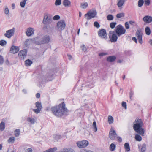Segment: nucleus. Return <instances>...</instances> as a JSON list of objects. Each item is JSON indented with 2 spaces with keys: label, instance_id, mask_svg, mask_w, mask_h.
<instances>
[{
  "label": "nucleus",
  "instance_id": "2f4dec72",
  "mask_svg": "<svg viewBox=\"0 0 152 152\" xmlns=\"http://www.w3.org/2000/svg\"><path fill=\"white\" fill-rule=\"evenodd\" d=\"M27 1V0H23L21 2H20V6L21 7H24L25 5L26 2Z\"/></svg>",
  "mask_w": 152,
  "mask_h": 152
},
{
  "label": "nucleus",
  "instance_id": "1a4fd4ad",
  "mask_svg": "<svg viewBox=\"0 0 152 152\" xmlns=\"http://www.w3.org/2000/svg\"><path fill=\"white\" fill-rule=\"evenodd\" d=\"M15 30V28H13L12 29L7 31L6 33L4 34V36L8 38H10L14 35Z\"/></svg>",
  "mask_w": 152,
  "mask_h": 152
},
{
  "label": "nucleus",
  "instance_id": "b1692460",
  "mask_svg": "<svg viewBox=\"0 0 152 152\" xmlns=\"http://www.w3.org/2000/svg\"><path fill=\"white\" fill-rule=\"evenodd\" d=\"M5 128V123L4 122L2 121L0 123V130L1 131H3L4 130Z\"/></svg>",
  "mask_w": 152,
  "mask_h": 152
},
{
  "label": "nucleus",
  "instance_id": "72a5a7b5",
  "mask_svg": "<svg viewBox=\"0 0 152 152\" xmlns=\"http://www.w3.org/2000/svg\"><path fill=\"white\" fill-rule=\"evenodd\" d=\"M135 138L136 140L137 141H140L142 140L141 137L138 134H136Z\"/></svg>",
  "mask_w": 152,
  "mask_h": 152
},
{
  "label": "nucleus",
  "instance_id": "e2e57ef3",
  "mask_svg": "<svg viewBox=\"0 0 152 152\" xmlns=\"http://www.w3.org/2000/svg\"><path fill=\"white\" fill-rule=\"evenodd\" d=\"M32 150L31 148H30L27 150V151L26 152H32Z\"/></svg>",
  "mask_w": 152,
  "mask_h": 152
},
{
  "label": "nucleus",
  "instance_id": "f257e3e1",
  "mask_svg": "<svg viewBox=\"0 0 152 152\" xmlns=\"http://www.w3.org/2000/svg\"><path fill=\"white\" fill-rule=\"evenodd\" d=\"M51 110L53 114L57 117H60L63 115H67L68 110L65 107V104L64 102L60 105L52 107Z\"/></svg>",
  "mask_w": 152,
  "mask_h": 152
},
{
  "label": "nucleus",
  "instance_id": "f03ea898",
  "mask_svg": "<svg viewBox=\"0 0 152 152\" xmlns=\"http://www.w3.org/2000/svg\"><path fill=\"white\" fill-rule=\"evenodd\" d=\"M133 123V127L135 131L139 134L144 136V130L142 128L143 124L141 120L137 118Z\"/></svg>",
  "mask_w": 152,
  "mask_h": 152
},
{
  "label": "nucleus",
  "instance_id": "e433bc0d",
  "mask_svg": "<svg viewBox=\"0 0 152 152\" xmlns=\"http://www.w3.org/2000/svg\"><path fill=\"white\" fill-rule=\"evenodd\" d=\"M125 16V14L124 13H120L116 15V17L118 18H120L122 17H124Z\"/></svg>",
  "mask_w": 152,
  "mask_h": 152
},
{
  "label": "nucleus",
  "instance_id": "4468645a",
  "mask_svg": "<svg viewBox=\"0 0 152 152\" xmlns=\"http://www.w3.org/2000/svg\"><path fill=\"white\" fill-rule=\"evenodd\" d=\"M136 35L137 37V39L141 44L142 43V33L140 30H137L136 33Z\"/></svg>",
  "mask_w": 152,
  "mask_h": 152
},
{
  "label": "nucleus",
  "instance_id": "8fccbe9b",
  "mask_svg": "<svg viewBox=\"0 0 152 152\" xmlns=\"http://www.w3.org/2000/svg\"><path fill=\"white\" fill-rule=\"evenodd\" d=\"M60 18V17L59 15H56L54 16L53 18V19L54 20H56L59 19Z\"/></svg>",
  "mask_w": 152,
  "mask_h": 152
},
{
  "label": "nucleus",
  "instance_id": "aec40b11",
  "mask_svg": "<svg viewBox=\"0 0 152 152\" xmlns=\"http://www.w3.org/2000/svg\"><path fill=\"white\" fill-rule=\"evenodd\" d=\"M116 59V58L115 56H110L107 57V61L108 62H112L114 61Z\"/></svg>",
  "mask_w": 152,
  "mask_h": 152
},
{
  "label": "nucleus",
  "instance_id": "7c9ffc66",
  "mask_svg": "<svg viewBox=\"0 0 152 152\" xmlns=\"http://www.w3.org/2000/svg\"><path fill=\"white\" fill-rule=\"evenodd\" d=\"M61 138V136L60 135H55L54 136V139L55 141H58Z\"/></svg>",
  "mask_w": 152,
  "mask_h": 152
},
{
  "label": "nucleus",
  "instance_id": "052dcab7",
  "mask_svg": "<svg viewBox=\"0 0 152 152\" xmlns=\"http://www.w3.org/2000/svg\"><path fill=\"white\" fill-rule=\"evenodd\" d=\"M134 22L132 21H129V23L131 25H134Z\"/></svg>",
  "mask_w": 152,
  "mask_h": 152
},
{
  "label": "nucleus",
  "instance_id": "5701e85b",
  "mask_svg": "<svg viewBox=\"0 0 152 152\" xmlns=\"http://www.w3.org/2000/svg\"><path fill=\"white\" fill-rule=\"evenodd\" d=\"M53 74L48 73L46 75V78L45 80L47 81H51L52 80L51 77L52 76Z\"/></svg>",
  "mask_w": 152,
  "mask_h": 152
},
{
  "label": "nucleus",
  "instance_id": "20e7f679",
  "mask_svg": "<svg viewBox=\"0 0 152 152\" xmlns=\"http://www.w3.org/2000/svg\"><path fill=\"white\" fill-rule=\"evenodd\" d=\"M114 31L119 37L125 33L126 30L121 25H119L115 27Z\"/></svg>",
  "mask_w": 152,
  "mask_h": 152
},
{
  "label": "nucleus",
  "instance_id": "6e6d98bb",
  "mask_svg": "<svg viewBox=\"0 0 152 152\" xmlns=\"http://www.w3.org/2000/svg\"><path fill=\"white\" fill-rule=\"evenodd\" d=\"M116 138L118 139V140L119 142H121L122 141V138L120 137H118L117 136Z\"/></svg>",
  "mask_w": 152,
  "mask_h": 152
},
{
  "label": "nucleus",
  "instance_id": "423d86ee",
  "mask_svg": "<svg viewBox=\"0 0 152 152\" xmlns=\"http://www.w3.org/2000/svg\"><path fill=\"white\" fill-rule=\"evenodd\" d=\"M52 21L53 20L52 18L50 15L47 13L45 14L42 21V23L44 24L45 25L49 24L52 22Z\"/></svg>",
  "mask_w": 152,
  "mask_h": 152
},
{
  "label": "nucleus",
  "instance_id": "13d9d810",
  "mask_svg": "<svg viewBox=\"0 0 152 152\" xmlns=\"http://www.w3.org/2000/svg\"><path fill=\"white\" fill-rule=\"evenodd\" d=\"M36 97L37 98H39L40 97V94L39 93H37L36 94Z\"/></svg>",
  "mask_w": 152,
  "mask_h": 152
},
{
  "label": "nucleus",
  "instance_id": "2eb2a0df",
  "mask_svg": "<svg viewBox=\"0 0 152 152\" xmlns=\"http://www.w3.org/2000/svg\"><path fill=\"white\" fill-rule=\"evenodd\" d=\"M19 49L18 47L12 45L10 49V52L12 53H16L19 51Z\"/></svg>",
  "mask_w": 152,
  "mask_h": 152
},
{
  "label": "nucleus",
  "instance_id": "39448f33",
  "mask_svg": "<svg viewBox=\"0 0 152 152\" xmlns=\"http://www.w3.org/2000/svg\"><path fill=\"white\" fill-rule=\"evenodd\" d=\"M109 36L110 40L112 42H115L117 41L118 36L115 31H110Z\"/></svg>",
  "mask_w": 152,
  "mask_h": 152
},
{
  "label": "nucleus",
  "instance_id": "09e8293b",
  "mask_svg": "<svg viewBox=\"0 0 152 152\" xmlns=\"http://www.w3.org/2000/svg\"><path fill=\"white\" fill-rule=\"evenodd\" d=\"M145 5L149 6L150 4V0H144Z\"/></svg>",
  "mask_w": 152,
  "mask_h": 152
},
{
  "label": "nucleus",
  "instance_id": "7ed1b4c3",
  "mask_svg": "<svg viewBox=\"0 0 152 152\" xmlns=\"http://www.w3.org/2000/svg\"><path fill=\"white\" fill-rule=\"evenodd\" d=\"M50 40V37L48 35H45L40 38L37 37L34 39V42L37 45H40L48 43Z\"/></svg>",
  "mask_w": 152,
  "mask_h": 152
},
{
  "label": "nucleus",
  "instance_id": "473e14b6",
  "mask_svg": "<svg viewBox=\"0 0 152 152\" xmlns=\"http://www.w3.org/2000/svg\"><path fill=\"white\" fill-rule=\"evenodd\" d=\"M115 145L113 143L111 144L110 146V150L112 151H114L115 149Z\"/></svg>",
  "mask_w": 152,
  "mask_h": 152
},
{
  "label": "nucleus",
  "instance_id": "37998d69",
  "mask_svg": "<svg viewBox=\"0 0 152 152\" xmlns=\"http://www.w3.org/2000/svg\"><path fill=\"white\" fill-rule=\"evenodd\" d=\"M61 3V0H56L55 4L56 6L59 5Z\"/></svg>",
  "mask_w": 152,
  "mask_h": 152
},
{
  "label": "nucleus",
  "instance_id": "6ab92c4d",
  "mask_svg": "<svg viewBox=\"0 0 152 152\" xmlns=\"http://www.w3.org/2000/svg\"><path fill=\"white\" fill-rule=\"evenodd\" d=\"M34 30L33 28H30L28 29L26 34L28 36H30L34 33Z\"/></svg>",
  "mask_w": 152,
  "mask_h": 152
},
{
  "label": "nucleus",
  "instance_id": "a211bd4d",
  "mask_svg": "<svg viewBox=\"0 0 152 152\" xmlns=\"http://www.w3.org/2000/svg\"><path fill=\"white\" fill-rule=\"evenodd\" d=\"M27 52L26 50L24 49L19 52L18 54V56L21 58H22V56H23V58H24V57H26V56Z\"/></svg>",
  "mask_w": 152,
  "mask_h": 152
},
{
  "label": "nucleus",
  "instance_id": "774afa93",
  "mask_svg": "<svg viewBox=\"0 0 152 152\" xmlns=\"http://www.w3.org/2000/svg\"><path fill=\"white\" fill-rule=\"evenodd\" d=\"M149 43L152 45V40H150L149 41Z\"/></svg>",
  "mask_w": 152,
  "mask_h": 152
},
{
  "label": "nucleus",
  "instance_id": "f3484780",
  "mask_svg": "<svg viewBox=\"0 0 152 152\" xmlns=\"http://www.w3.org/2000/svg\"><path fill=\"white\" fill-rule=\"evenodd\" d=\"M127 0H117L118 3L117 5L120 9H121L122 8V6L124 4L125 1Z\"/></svg>",
  "mask_w": 152,
  "mask_h": 152
},
{
  "label": "nucleus",
  "instance_id": "412c9836",
  "mask_svg": "<svg viewBox=\"0 0 152 152\" xmlns=\"http://www.w3.org/2000/svg\"><path fill=\"white\" fill-rule=\"evenodd\" d=\"M61 152H75L72 149L69 148H63V151Z\"/></svg>",
  "mask_w": 152,
  "mask_h": 152
},
{
  "label": "nucleus",
  "instance_id": "de8ad7c7",
  "mask_svg": "<svg viewBox=\"0 0 152 152\" xmlns=\"http://www.w3.org/2000/svg\"><path fill=\"white\" fill-rule=\"evenodd\" d=\"M94 26L97 28H99L100 26L99 24L97 21L95 22L94 23Z\"/></svg>",
  "mask_w": 152,
  "mask_h": 152
},
{
  "label": "nucleus",
  "instance_id": "a878e982",
  "mask_svg": "<svg viewBox=\"0 0 152 152\" xmlns=\"http://www.w3.org/2000/svg\"><path fill=\"white\" fill-rule=\"evenodd\" d=\"M108 122L109 124L113 123L114 121L113 118L111 116L109 115L108 117Z\"/></svg>",
  "mask_w": 152,
  "mask_h": 152
},
{
  "label": "nucleus",
  "instance_id": "f8f14e48",
  "mask_svg": "<svg viewBox=\"0 0 152 152\" xmlns=\"http://www.w3.org/2000/svg\"><path fill=\"white\" fill-rule=\"evenodd\" d=\"M35 104L36 107L37 108L36 109H33V110L36 114H38L41 110L42 109V107L41 102L38 101L36 102Z\"/></svg>",
  "mask_w": 152,
  "mask_h": 152
},
{
  "label": "nucleus",
  "instance_id": "58836bf2",
  "mask_svg": "<svg viewBox=\"0 0 152 152\" xmlns=\"http://www.w3.org/2000/svg\"><path fill=\"white\" fill-rule=\"evenodd\" d=\"M107 18L108 20H112L114 19V17L113 15L110 14L108 15Z\"/></svg>",
  "mask_w": 152,
  "mask_h": 152
},
{
  "label": "nucleus",
  "instance_id": "3c124183",
  "mask_svg": "<svg viewBox=\"0 0 152 152\" xmlns=\"http://www.w3.org/2000/svg\"><path fill=\"white\" fill-rule=\"evenodd\" d=\"M122 106L125 109H127L126 104V102H123L122 103Z\"/></svg>",
  "mask_w": 152,
  "mask_h": 152
},
{
  "label": "nucleus",
  "instance_id": "dca6fc26",
  "mask_svg": "<svg viewBox=\"0 0 152 152\" xmlns=\"http://www.w3.org/2000/svg\"><path fill=\"white\" fill-rule=\"evenodd\" d=\"M143 20L145 23H150L152 21V17L147 15L143 17Z\"/></svg>",
  "mask_w": 152,
  "mask_h": 152
},
{
  "label": "nucleus",
  "instance_id": "49530a36",
  "mask_svg": "<svg viewBox=\"0 0 152 152\" xmlns=\"http://www.w3.org/2000/svg\"><path fill=\"white\" fill-rule=\"evenodd\" d=\"M4 13L6 15H7L9 13V10L7 6H5L4 7Z\"/></svg>",
  "mask_w": 152,
  "mask_h": 152
},
{
  "label": "nucleus",
  "instance_id": "bf43d9fd",
  "mask_svg": "<svg viewBox=\"0 0 152 152\" xmlns=\"http://www.w3.org/2000/svg\"><path fill=\"white\" fill-rule=\"evenodd\" d=\"M133 95V92L132 91H131L130 92V99H131Z\"/></svg>",
  "mask_w": 152,
  "mask_h": 152
},
{
  "label": "nucleus",
  "instance_id": "9b49d317",
  "mask_svg": "<svg viewBox=\"0 0 152 152\" xmlns=\"http://www.w3.org/2000/svg\"><path fill=\"white\" fill-rule=\"evenodd\" d=\"M117 136V134L115 131L112 127L110 129L109 134V136L111 140H114L116 139Z\"/></svg>",
  "mask_w": 152,
  "mask_h": 152
},
{
  "label": "nucleus",
  "instance_id": "680f3d73",
  "mask_svg": "<svg viewBox=\"0 0 152 152\" xmlns=\"http://www.w3.org/2000/svg\"><path fill=\"white\" fill-rule=\"evenodd\" d=\"M0 61L4 62V59L3 57L0 55Z\"/></svg>",
  "mask_w": 152,
  "mask_h": 152
},
{
  "label": "nucleus",
  "instance_id": "4be33fe9",
  "mask_svg": "<svg viewBox=\"0 0 152 152\" xmlns=\"http://www.w3.org/2000/svg\"><path fill=\"white\" fill-rule=\"evenodd\" d=\"M63 4L65 7H69L70 4L71 2L68 0H64Z\"/></svg>",
  "mask_w": 152,
  "mask_h": 152
},
{
  "label": "nucleus",
  "instance_id": "a19ab883",
  "mask_svg": "<svg viewBox=\"0 0 152 152\" xmlns=\"http://www.w3.org/2000/svg\"><path fill=\"white\" fill-rule=\"evenodd\" d=\"M144 3L143 0H139L138 2V5L139 7H140L142 6Z\"/></svg>",
  "mask_w": 152,
  "mask_h": 152
},
{
  "label": "nucleus",
  "instance_id": "cd10ccee",
  "mask_svg": "<svg viewBox=\"0 0 152 152\" xmlns=\"http://www.w3.org/2000/svg\"><path fill=\"white\" fill-rule=\"evenodd\" d=\"M124 147L126 149V151H129L130 150V147L129 144L128 142L125 143Z\"/></svg>",
  "mask_w": 152,
  "mask_h": 152
},
{
  "label": "nucleus",
  "instance_id": "bb28decb",
  "mask_svg": "<svg viewBox=\"0 0 152 152\" xmlns=\"http://www.w3.org/2000/svg\"><path fill=\"white\" fill-rule=\"evenodd\" d=\"M145 31L146 34L147 35H149L151 34V30L150 28L148 26H147L146 27L145 29Z\"/></svg>",
  "mask_w": 152,
  "mask_h": 152
},
{
  "label": "nucleus",
  "instance_id": "79ce46f5",
  "mask_svg": "<svg viewBox=\"0 0 152 152\" xmlns=\"http://www.w3.org/2000/svg\"><path fill=\"white\" fill-rule=\"evenodd\" d=\"M15 140V138L14 137H10L8 140V142L9 143H13Z\"/></svg>",
  "mask_w": 152,
  "mask_h": 152
},
{
  "label": "nucleus",
  "instance_id": "c9c22d12",
  "mask_svg": "<svg viewBox=\"0 0 152 152\" xmlns=\"http://www.w3.org/2000/svg\"><path fill=\"white\" fill-rule=\"evenodd\" d=\"M57 149V147H54L50 148L48 150V152H55Z\"/></svg>",
  "mask_w": 152,
  "mask_h": 152
},
{
  "label": "nucleus",
  "instance_id": "9d476101",
  "mask_svg": "<svg viewBox=\"0 0 152 152\" xmlns=\"http://www.w3.org/2000/svg\"><path fill=\"white\" fill-rule=\"evenodd\" d=\"M99 36L102 39H106L107 38V34L105 29H101L98 31Z\"/></svg>",
  "mask_w": 152,
  "mask_h": 152
},
{
  "label": "nucleus",
  "instance_id": "c756f323",
  "mask_svg": "<svg viewBox=\"0 0 152 152\" xmlns=\"http://www.w3.org/2000/svg\"><path fill=\"white\" fill-rule=\"evenodd\" d=\"M27 120L28 121L30 122L32 124H34L36 121V120L34 118H32L30 117H28Z\"/></svg>",
  "mask_w": 152,
  "mask_h": 152
},
{
  "label": "nucleus",
  "instance_id": "c85d7f7f",
  "mask_svg": "<svg viewBox=\"0 0 152 152\" xmlns=\"http://www.w3.org/2000/svg\"><path fill=\"white\" fill-rule=\"evenodd\" d=\"M25 63V65L27 66H30L32 63V61L29 59L26 60Z\"/></svg>",
  "mask_w": 152,
  "mask_h": 152
},
{
  "label": "nucleus",
  "instance_id": "69168bd1",
  "mask_svg": "<svg viewBox=\"0 0 152 152\" xmlns=\"http://www.w3.org/2000/svg\"><path fill=\"white\" fill-rule=\"evenodd\" d=\"M29 39H27L25 42V44L26 46H27L28 45V42L29 41Z\"/></svg>",
  "mask_w": 152,
  "mask_h": 152
},
{
  "label": "nucleus",
  "instance_id": "864d4df0",
  "mask_svg": "<svg viewBox=\"0 0 152 152\" xmlns=\"http://www.w3.org/2000/svg\"><path fill=\"white\" fill-rule=\"evenodd\" d=\"M107 54V53H102L99 54V56H105Z\"/></svg>",
  "mask_w": 152,
  "mask_h": 152
},
{
  "label": "nucleus",
  "instance_id": "0e129e2a",
  "mask_svg": "<svg viewBox=\"0 0 152 152\" xmlns=\"http://www.w3.org/2000/svg\"><path fill=\"white\" fill-rule=\"evenodd\" d=\"M5 63L7 65H9L10 64V62L8 59H7L5 61Z\"/></svg>",
  "mask_w": 152,
  "mask_h": 152
},
{
  "label": "nucleus",
  "instance_id": "a18cd8bd",
  "mask_svg": "<svg viewBox=\"0 0 152 152\" xmlns=\"http://www.w3.org/2000/svg\"><path fill=\"white\" fill-rule=\"evenodd\" d=\"M116 24L117 23L116 22H112L110 24V27L111 28H113L115 27Z\"/></svg>",
  "mask_w": 152,
  "mask_h": 152
},
{
  "label": "nucleus",
  "instance_id": "6e6552de",
  "mask_svg": "<svg viewBox=\"0 0 152 152\" xmlns=\"http://www.w3.org/2000/svg\"><path fill=\"white\" fill-rule=\"evenodd\" d=\"M77 146L80 148H83L87 147L88 145V142L86 140L78 141L76 143Z\"/></svg>",
  "mask_w": 152,
  "mask_h": 152
},
{
  "label": "nucleus",
  "instance_id": "5fc2aeb1",
  "mask_svg": "<svg viewBox=\"0 0 152 152\" xmlns=\"http://www.w3.org/2000/svg\"><path fill=\"white\" fill-rule=\"evenodd\" d=\"M81 48L82 49V50L83 51H86V47L84 45H83L81 47Z\"/></svg>",
  "mask_w": 152,
  "mask_h": 152
},
{
  "label": "nucleus",
  "instance_id": "f704fd0d",
  "mask_svg": "<svg viewBox=\"0 0 152 152\" xmlns=\"http://www.w3.org/2000/svg\"><path fill=\"white\" fill-rule=\"evenodd\" d=\"M93 126L94 132H96L97 131V129L96 127V122L94 121L93 122Z\"/></svg>",
  "mask_w": 152,
  "mask_h": 152
},
{
  "label": "nucleus",
  "instance_id": "ea45409f",
  "mask_svg": "<svg viewBox=\"0 0 152 152\" xmlns=\"http://www.w3.org/2000/svg\"><path fill=\"white\" fill-rule=\"evenodd\" d=\"M7 42L6 41L4 40H1L0 41V45L3 46L6 45Z\"/></svg>",
  "mask_w": 152,
  "mask_h": 152
},
{
  "label": "nucleus",
  "instance_id": "393cba45",
  "mask_svg": "<svg viewBox=\"0 0 152 152\" xmlns=\"http://www.w3.org/2000/svg\"><path fill=\"white\" fill-rule=\"evenodd\" d=\"M88 6L87 2L82 3H81L80 7L81 8L85 9Z\"/></svg>",
  "mask_w": 152,
  "mask_h": 152
},
{
  "label": "nucleus",
  "instance_id": "ddd939ff",
  "mask_svg": "<svg viewBox=\"0 0 152 152\" xmlns=\"http://www.w3.org/2000/svg\"><path fill=\"white\" fill-rule=\"evenodd\" d=\"M66 26L64 21L63 20H61L58 21L57 24V27L59 30H63Z\"/></svg>",
  "mask_w": 152,
  "mask_h": 152
},
{
  "label": "nucleus",
  "instance_id": "4c0bfd02",
  "mask_svg": "<svg viewBox=\"0 0 152 152\" xmlns=\"http://www.w3.org/2000/svg\"><path fill=\"white\" fill-rule=\"evenodd\" d=\"M20 134V130L19 129H17L15 131V135L16 137L19 136Z\"/></svg>",
  "mask_w": 152,
  "mask_h": 152
},
{
  "label": "nucleus",
  "instance_id": "603ef678",
  "mask_svg": "<svg viewBox=\"0 0 152 152\" xmlns=\"http://www.w3.org/2000/svg\"><path fill=\"white\" fill-rule=\"evenodd\" d=\"M125 25L126 28V29H128L129 28V26L127 22H126L125 23Z\"/></svg>",
  "mask_w": 152,
  "mask_h": 152
},
{
  "label": "nucleus",
  "instance_id": "338daca9",
  "mask_svg": "<svg viewBox=\"0 0 152 152\" xmlns=\"http://www.w3.org/2000/svg\"><path fill=\"white\" fill-rule=\"evenodd\" d=\"M12 9H14L15 8V4H14L13 3L12 4Z\"/></svg>",
  "mask_w": 152,
  "mask_h": 152
},
{
  "label": "nucleus",
  "instance_id": "c03bdc74",
  "mask_svg": "<svg viewBox=\"0 0 152 152\" xmlns=\"http://www.w3.org/2000/svg\"><path fill=\"white\" fill-rule=\"evenodd\" d=\"M146 150V145L145 144L142 145L141 148V151L142 152H144Z\"/></svg>",
  "mask_w": 152,
  "mask_h": 152
},
{
  "label": "nucleus",
  "instance_id": "0eeeda50",
  "mask_svg": "<svg viewBox=\"0 0 152 152\" xmlns=\"http://www.w3.org/2000/svg\"><path fill=\"white\" fill-rule=\"evenodd\" d=\"M97 12L95 10H91L85 15V16L87 20L90 19L95 16Z\"/></svg>",
  "mask_w": 152,
  "mask_h": 152
},
{
  "label": "nucleus",
  "instance_id": "4d7b16f0",
  "mask_svg": "<svg viewBox=\"0 0 152 152\" xmlns=\"http://www.w3.org/2000/svg\"><path fill=\"white\" fill-rule=\"evenodd\" d=\"M132 40L134 41L136 43H137V39L136 37H134L132 38Z\"/></svg>",
  "mask_w": 152,
  "mask_h": 152
}]
</instances>
